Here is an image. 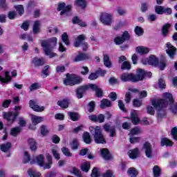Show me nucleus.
Here are the masks:
<instances>
[{"mask_svg":"<svg viewBox=\"0 0 177 177\" xmlns=\"http://www.w3.org/2000/svg\"><path fill=\"white\" fill-rule=\"evenodd\" d=\"M162 97V100H151V104L156 110L158 118L165 117L166 114L165 109L169 106L172 113H177V103L174 102L172 94L169 93H164Z\"/></svg>","mask_w":177,"mask_h":177,"instance_id":"f257e3e1","label":"nucleus"},{"mask_svg":"<svg viewBox=\"0 0 177 177\" xmlns=\"http://www.w3.org/2000/svg\"><path fill=\"white\" fill-rule=\"evenodd\" d=\"M57 44V38L53 37L48 40H44L41 41V46L46 56H48L50 59L55 57L56 53H53V48Z\"/></svg>","mask_w":177,"mask_h":177,"instance_id":"f03ea898","label":"nucleus"},{"mask_svg":"<svg viewBox=\"0 0 177 177\" xmlns=\"http://www.w3.org/2000/svg\"><path fill=\"white\" fill-rule=\"evenodd\" d=\"M92 89L93 91H95L96 93V96L97 97H102L103 96V91H102V88H99L97 85L96 84H88L86 86H81L76 91V96L78 99H82V96L84 95V93H85V91H88V89Z\"/></svg>","mask_w":177,"mask_h":177,"instance_id":"7ed1b4c3","label":"nucleus"},{"mask_svg":"<svg viewBox=\"0 0 177 177\" xmlns=\"http://www.w3.org/2000/svg\"><path fill=\"white\" fill-rule=\"evenodd\" d=\"M34 164H37L39 167H43L44 169H49L52 167L53 164L52 156L50 153H46V161L45 162V156L42 154L36 156L35 160H33Z\"/></svg>","mask_w":177,"mask_h":177,"instance_id":"20e7f679","label":"nucleus"},{"mask_svg":"<svg viewBox=\"0 0 177 177\" xmlns=\"http://www.w3.org/2000/svg\"><path fill=\"white\" fill-rule=\"evenodd\" d=\"M89 131L94 136V140L95 143L102 145H104L106 143V139H104V136L102 133V128H100V127H90Z\"/></svg>","mask_w":177,"mask_h":177,"instance_id":"39448f33","label":"nucleus"},{"mask_svg":"<svg viewBox=\"0 0 177 177\" xmlns=\"http://www.w3.org/2000/svg\"><path fill=\"white\" fill-rule=\"evenodd\" d=\"M82 82V78L74 74H66V77L64 80V85H69L70 86H74V85H77V84H81Z\"/></svg>","mask_w":177,"mask_h":177,"instance_id":"423d86ee","label":"nucleus"},{"mask_svg":"<svg viewBox=\"0 0 177 177\" xmlns=\"http://www.w3.org/2000/svg\"><path fill=\"white\" fill-rule=\"evenodd\" d=\"M139 115V111L133 110L131 112V122L134 125H138L140 122L142 124V125H149L150 122L147 120V118H144L141 121L140 119H139V117L138 116Z\"/></svg>","mask_w":177,"mask_h":177,"instance_id":"0eeeda50","label":"nucleus"},{"mask_svg":"<svg viewBox=\"0 0 177 177\" xmlns=\"http://www.w3.org/2000/svg\"><path fill=\"white\" fill-rule=\"evenodd\" d=\"M151 77V72H146L143 69H138L136 75H133L134 82H138V81H142V80L146 77Z\"/></svg>","mask_w":177,"mask_h":177,"instance_id":"6e6552de","label":"nucleus"},{"mask_svg":"<svg viewBox=\"0 0 177 177\" xmlns=\"http://www.w3.org/2000/svg\"><path fill=\"white\" fill-rule=\"evenodd\" d=\"M113 15L108 12H102L100 15V20L104 26H111L113 23Z\"/></svg>","mask_w":177,"mask_h":177,"instance_id":"1a4fd4ad","label":"nucleus"},{"mask_svg":"<svg viewBox=\"0 0 177 177\" xmlns=\"http://www.w3.org/2000/svg\"><path fill=\"white\" fill-rule=\"evenodd\" d=\"M73 9V6L72 5H68L66 6V3L64 2H60L58 3V7L57 10L58 12H60L61 16H67L68 15L69 12Z\"/></svg>","mask_w":177,"mask_h":177,"instance_id":"9d476101","label":"nucleus"},{"mask_svg":"<svg viewBox=\"0 0 177 177\" xmlns=\"http://www.w3.org/2000/svg\"><path fill=\"white\" fill-rule=\"evenodd\" d=\"M85 39H86L85 35H79L75 39L74 46H75V48H78V46H82L83 50H86V49H88V43L82 42V41H85Z\"/></svg>","mask_w":177,"mask_h":177,"instance_id":"9b49d317","label":"nucleus"},{"mask_svg":"<svg viewBox=\"0 0 177 177\" xmlns=\"http://www.w3.org/2000/svg\"><path fill=\"white\" fill-rule=\"evenodd\" d=\"M30 118L32 125L29 126V129H32V131H35L37 129V125L44 121V117L37 116L32 114H30Z\"/></svg>","mask_w":177,"mask_h":177,"instance_id":"f8f14e48","label":"nucleus"},{"mask_svg":"<svg viewBox=\"0 0 177 177\" xmlns=\"http://www.w3.org/2000/svg\"><path fill=\"white\" fill-rule=\"evenodd\" d=\"M142 64H149L151 66H157L158 64V59L155 55H151L149 58H143L141 60Z\"/></svg>","mask_w":177,"mask_h":177,"instance_id":"ddd939ff","label":"nucleus"},{"mask_svg":"<svg viewBox=\"0 0 177 177\" xmlns=\"http://www.w3.org/2000/svg\"><path fill=\"white\" fill-rule=\"evenodd\" d=\"M19 112H8V113H3V118L5 120H7L9 124H13L15 122V120H16V117L19 115Z\"/></svg>","mask_w":177,"mask_h":177,"instance_id":"4468645a","label":"nucleus"},{"mask_svg":"<svg viewBox=\"0 0 177 177\" xmlns=\"http://www.w3.org/2000/svg\"><path fill=\"white\" fill-rule=\"evenodd\" d=\"M165 49L166 53H167L169 57H171V59H174V57H175V55H176V48L172 46L171 43L167 42L166 44Z\"/></svg>","mask_w":177,"mask_h":177,"instance_id":"2eb2a0df","label":"nucleus"},{"mask_svg":"<svg viewBox=\"0 0 177 177\" xmlns=\"http://www.w3.org/2000/svg\"><path fill=\"white\" fill-rule=\"evenodd\" d=\"M29 106H30V109H32L34 110V111H37V113H41V112L44 111V110H45V106H40L39 105H38L37 102H35L32 100H30Z\"/></svg>","mask_w":177,"mask_h":177,"instance_id":"dca6fc26","label":"nucleus"},{"mask_svg":"<svg viewBox=\"0 0 177 177\" xmlns=\"http://www.w3.org/2000/svg\"><path fill=\"white\" fill-rule=\"evenodd\" d=\"M143 150L145 152V156L148 158L153 157V149H151V145L149 142H145L143 146Z\"/></svg>","mask_w":177,"mask_h":177,"instance_id":"f3484780","label":"nucleus"},{"mask_svg":"<svg viewBox=\"0 0 177 177\" xmlns=\"http://www.w3.org/2000/svg\"><path fill=\"white\" fill-rule=\"evenodd\" d=\"M120 78L123 82H127L128 81L135 82V80L133 79V74L132 73H123L120 76Z\"/></svg>","mask_w":177,"mask_h":177,"instance_id":"a211bd4d","label":"nucleus"},{"mask_svg":"<svg viewBox=\"0 0 177 177\" xmlns=\"http://www.w3.org/2000/svg\"><path fill=\"white\" fill-rule=\"evenodd\" d=\"M104 129L106 132H110V136L111 138L115 136V127L110 126L109 124H105L104 125Z\"/></svg>","mask_w":177,"mask_h":177,"instance_id":"6ab92c4d","label":"nucleus"},{"mask_svg":"<svg viewBox=\"0 0 177 177\" xmlns=\"http://www.w3.org/2000/svg\"><path fill=\"white\" fill-rule=\"evenodd\" d=\"M74 5L77 8H81V9H85L88 6V2L86 0H75Z\"/></svg>","mask_w":177,"mask_h":177,"instance_id":"aec40b11","label":"nucleus"},{"mask_svg":"<svg viewBox=\"0 0 177 177\" xmlns=\"http://www.w3.org/2000/svg\"><path fill=\"white\" fill-rule=\"evenodd\" d=\"M136 50L138 53H140V55H147V53L150 52V48H149V47L140 46L137 47Z\"/></svg>","mask_w":177,"mask_h":177,"instance_id":"412c9836","label":"nucleus"},{"mask_svg":"<svg viewBox=\"0 0 177 177\" xmlns=\"http://www.w3.org/2000/svg\"><path fill=\"white\" fill-rule=\"evenodd\" d=\"M128 156L132 160H135V158H137L139 156V149L136 148L129 151Z\"/></svg>","mask_w":177,"mask_h":177,"instance_id":"4be33fe9","label":"nucleus"},{"mask_svg":"<svg viewBox=\"0 0 177 177\" xmlns=\"http://www.w3.org/2000/svg\"><path fill=\"white\" fill-rule=\"evenodd\" d=\"M88 59H89V55L80 53L74 58V62H82V60H86Z\"/></svg>","mask_w":177,"mask_h":177,"instance_id":"5701e85b","label":"nucleus"},{"mask_svg":"<svg viewBox=\"0 0 177 177\" xmlns=\"http://www.w3.org/2000/svg\"><path fill=\"white\" fill-rule=\"evenodd\" d=\"M12 77L10 75H9V72H5V77L0 75V82L2 84H8V82H10Z\"/></svg>","mask_w":177,"mask_h":177,"instance_id":"b1692460","label":"nucleus"},{"mask_svg":"<svg viewBox=\"0 0 177 177\" xmlns=\"http://www.w3.org/2000/svg\"><path fill=\"white\" fill-rule=\"evenodd\" d=\"M28 143L32 151H35L37 150V141H35V140H34L33 138H29L28 140Z\"/></svg>","mask_w":177,"mask_h":177,"instance_id":"393cba45","label":"nucleus"},{"mask_svg":"<svg viewBox=\"0 0 177 177\" xmlns=\"http://www.w3.org/2000/svg\"><path fill=\"white\" fill-rule=\"evenodd\" d=\"M101 156L104 160H110L111 158V156L110 155V152L107 149H102L100 150Z\"/></svg>","mask_w":177,"mask_h":177,"instance_id":"a878e982","label":"nucleus"},{"mask_svg":"<svg viewBox=\"0 0 177 177\" xmlns=\"http://www.w3.org/2000/svg\"><path fill=\"white\" fill-rule=\"evenodd\" d=\"M73 24H78L80 27H86V23L82 21L78 17H75L73 19Z\"/></svg>","mask_w":177,"mask_h":177,"instance_id":"bb28decb","label":"nucleus"},{"mask_svg":"<svg viewBox=\"0 0 177 177\" xmlns=\"http://www.w3.org/2000/svg\"><path fill=\"white\" fill-rule=\"evenodd\" d=\"M28 174L30 177H41V173L37 171L35 169H29L28 170Z\"/></svg>","mask_w":177,"mask_h":177,"instance_id":"cd10ccee","label":"nucleus"},{"mask_svg":"<svg viewBox=\"0 0 177 177\" xmlns=\"http://www.w3.org/2000/svg\"><path fill=\"white\" fill-rule=\"evenodd\" d=\"M127 174L131 177H137L138 172L135 167H130L127 171Z\"/></svg>","mask_w":177,"mask_h":177,"instance_id":"c85d7f7f","label":"nucleus"},{"mask_svg":"<svg viewBox=\"0 0 177 177\" xmlns=\"http://www.w3.org/2000/svg\"><path fill=\"white\" fill-rule=\"evenodd\" d=\"M111 102L106 99H104L101 101V104L100 105V109H106V107H111Z\"/></svg>","mask_w":177,"mask_h":177,"instance_id":"c756f323","label":"nucleus"},{"mask_svg":"<svg viewBox=\"0 0 177 177\" xmlns=\"http://www.w3.org/2000/svg\"><path fill=\"white\" fill-rule=\"evenodd\" d=\"M11 146L12 145L10 144V142H7L6 144L1 145L0 146V149L3 153H6V151H9V150H10Z\"/></svg>","mask_w":177,"mask_h":177,"instance_id":"7c9ffc66","label":"nucleus"},{"mask_svg":"<svg viewBox=\"0 0 177 177\" xmlns=\"http://www.w3.org/2000/svg\"><path fill=\"white\" fill-rule=\"evenodd\" d=\"M161 146H172L174 145V142L171 141V140L164 138L161 139L160 141Z\"/></svg>","mask_w":177,"mask_h":177,"instance_id":"2f4dec72","label":"nucleus"},{"mask_svg":"<svg viewBox=\"0 0 177 177\" xmlns=\"http://www.w3.org/2000/svg\"><path fill=\"white\" fill-rule=\"evenodd\" d=\"M82 138L84 143H86V145H90L91 142H92V140L91 139V135L88 132H85L83 134Z\"/></svg>","mask_w":177,"mask_h":177,"instance_id":"473e14b6","label":"nucleus"},{"mask_svg":"<svg viewBox=\"0 0 177 177\" xmlns=\"http://www.w3.org/2000/svg\"><path fill=\"white\" fill-rule=\"evenodd\" d=\"M52 154L55 160H59L60 158V153H59V149L57 147H53L51 149Z\"/></svg>","mask_w":177,"mask_h":177,"instance_id":"72a5a7b5","label":"nucleus"},{"mask_svg":"<svg viewBox=\"0 0 177 177\" xmlns=\"http://www.w3.org/2000/svg\"><path fill=\"white\" fill-rule=\"evenodd\" d=\"M39 26H41V23L39 21H35V24L32 28L34 34H38V32H39L41 30V28L39 27Z\"/></svg>","mask_w":177,"mask_h":177,"instance_id":"f704fd0d","label":"nucleus"},{"mask_svg":"<svg viewBox=\"0 0 177 177\" xmlns=\"http://www.w3.org/2000/svg\"><path fill=\"white\" fill-rule=\"evenodd\" d=\"M32 63L35 64V66H42L45 64V59L44 58L39 59L35 57L33 59Z\"/></svg>","mask_w":177,"mask_h":177,"instance_id":"c9c22d12","label":"nucleus"},{"mask_svg":"<svg viewBox=\"0 0 177 177\" xmlns=\"http://www.w3.org/2000/svg\"><path fill=\"white\" fill-rule=\"evenodd\" d=\"M81 169L84 172H88L91 169V163L89 162H84L81 165Z\"/></svg>","mask_w":177,"mask_h":177,"instance_id":"e433bc0d","label":"nucleus"},{"mask_svg":"<svg viewBox=\"0 0 177 177\" xmlns=\"http://www.w3.org/2000/svg\"><path fill=\"white\" fill-rule=\"evenodd\" d=\"M24 162H30V164H34V160L30 158V154H28V152H24Z\"/></svg>","mask_w":177,"mask_h":177,"instance_id":"4c0bfd02","label":"nucleus"},{"mask_svg":"<svg viewBox=\"0 0 177 177\" xmlns=\"http://www.w3.org/2000/svg\"><path fill=\"white\" fill-rule=\"evenodd\" d=\"M104 64L106 67H108V68L111 67V62L110 61V58H109V55L106 54L104 55Z\"/></svg>","mask_w":177,"mask_h":177,"instance_id":"58836bf2","label":"nucleus"},{"mask_svg":"<svg viewBox=\"0 0 177 177\" xmlns=\"http://www.w3.org/2000/svg\"><path fill=\"white\" fill-rule=\"evenodd\" d=\"M68 115L72 121H78L80 120V115L74 112H68Z\"/></svg>","mask_w":177,"mask_h":177,"instance_id":"ea45409f","label":"nucleus"},{"mask_svg":"<svg viewBox=\"0 0 177 177\" xmlns=\"http://www.w3.org/2000/svg\"><path fill=\"white\" fill-rule=\"evenodd\" d=\"M57 104L59 106V107H62V109H67L68 107V100H64L62 101H58Z\"/></svg>","mask_w":177,"mask_h":177,"instance_id":"a19ab883","label":"nucleus"},{"mask_svg":"<svg viewBox=\"0 0 177 177\" xmlns=\"http://www.w3.org/2000/svg\"><path fill=\"white\" fill-rule=\"evenodd\" d=\"M153 176L159 177L161 175V169L158 166H154L153 168Z\"/></svg>","mask_w":177,"mask_h":177,"instance_id":"79ce46f5","label":"nucleus"},{"mask_svg":"<svg viewBox=\"0 0 177 177\" xmlns=\"http://www.w3.org/2000/svg\"><path fill=\"white\" fill-rule=\"evenodd\" d=\"M135 34L138 35V37H142L143 35V28L140 26H136L134 29Z\"/></svg>","mask_w":177,"mask_h":177,"instance_id":"37998d69","label":"nucleus"},{"mask_svg":"<svg viewBox=\"0 0 177 177\" xmlns=\"http://www.w3.org/2000/svg\"><path fill=\"white\" fill-rule=\"evenodd\" d=\"M41 88V84L39 83H33L29 87L30 92L34 91H37V89H39Z\"/></svg>","mask_w":177,"mask_h":177,"instance_id":"c03bdc74","label":"nucleus"},{"mask_svg":"<svg viewBox=\"0 0 177 177\" xmlns=\"http://www.w3.org/2000/svg\"><path fill=\"white\" fill-rule=\"evenodd\" d=\"M62 151L66 157H73V153L70 152V150L68 148L64 147L62 148Z\"/></svg>","mask_w":177,"mask_h":177,"instance_id":"a18cd8bd","label":"nucleus"},{"mask_svg":"<svg viewBox=\"0 0 177 177\" xmlns=\"http://www.w3.org/2000/svg\"><path fill=\"white\" fill-rule=\"evenodd\" d=\"M164 8H165L161 6H156L155 7V12L158 15H164Z\"/></svg>","mask_w":177,"mask_h":177,"instance_id":"49530a36","label":"nucleus"},{"mask_svg":"<svg viewBox=\"0 0 177 177\" xmlns=\"http://www.w3.org/2000/svg\"><path fill=\"white\" fill-rule=\"evenodd\" d=\"M21 131V129H20V127L12 128L11 129V135H12V136H17V135L19 133H20Z\"/></svg>","mask_w":177,"mask_h":177,"instance_id":"de8ad7c7","label":"nucleus"},{"mask_svg":"<svg viewBox=\"0 0 177 177\" xmlns=\"http://www.w3.org/2000/svg\"><path fill=\"white\" fill-rule=\"evenodd\" d=\"M62 41L65 43V45H70V41H68V35H67V33L64 32L62 34Z\"/></svg>","mask_w":177,"mask_h":177,"instance_id":"09e8293b","label":"nucleus"},{"mask_svg":"<svg viewBox=\"0 0 177 177\" xmlns=\"http://www.w3.org/2000/svg\"><path fill=\"white\" fill-rule=\"evenodd\" d=\"M15 9H16L18 13L21 15L24 13V7L23 6V5L15 6Z\"/></svg>","mask_w":177,"mask_h":177,"instance_id":"8fccbe9b","label":"nucleus"},{"mask_svg":"<svg viewBox=\"0 0 177 177\" xmlns=\"http://www.w3.org/2000/svg\"><path fill=\"white\" fill-rule=\"evenodd\" d=\"M122 70H130L131 69V64L128 61H125L123 62L121 66Z\"/></svg>","mask_w":177,"mask_h":177,"instance_id":"3c124183","label":"nucleus"},{"mask_svg":"<svg viewBox=\"0 0 177 177\" xmlns=\"http://www.w3.org/2000/svg\"><path fill=\"white\" fill-rule=\"evenodd\" d=\"M147 113L148 114H150L151 115H154L156 110L154 109V107H153V106L149 105L147 106Z\"/></svg>","mask_w":177,"mask_h":177,"instance_id":"603ef678","label":"nucleus"},{"mask_svg":"<svg viewBox=\"0 0 177 177\" xmlns=\"http://www.w3.org/2000/svg\"><path fill=\"white\" fill-rule=\"evenodd\" d=\"M100 176V171H99V169L94 167L92 170L91 177H99Z\"/></svg>","mask_w":177,"mask_h":177,"instance_id":"864d4df0","label":"nucleus"},{"mask_svg":"<svg viewBox=\"0 0 177 177\" xmlns=\"http://www.w3.org/2000/svg\"><path fill=\"white\" fill-rule=\"evenodd\" d=\"M140 132H141L140 129L136 127L131 130L129 135L130 136H133V135H139Z\"/></svg>","mask_w":177,"mask_h":177,"instance_id":"5fc2aeb1","label":"nucleus"},{"mask_svg":"<svg viewBox=\"0 0 177 177\" xmlns=\"http://www.w3.org/2000/svg\"><path fill=\"white\" fill-rule=\"evenodd\" d=\"M171 28V24H166L163 28H162V34L163 35H167L168 34V30Z\"/></svg>","mask_w":177,"mask_h":177,"instance_id":"6e6d98bb","label":"nucleus"},{"mask_svg":"<svg viewBox=\"0 0 177 177\" xmlns=\"http://www.w3.org/2000/svg\"><path fill=\"white\" fill-rule=\"evenodd\" d=\"M78 140L77 139H74L72 143H71V147L73 150H77L78 149Z\"/></svg>","mask_w":177,"mask_h":177,"instance_id":"4d7b16f0","label":"nucleus"},{"mask_svg":"<svg viewBox=\"0 0 177 177\" xmlns=\"http://www.w3.org/2000/svg\"><path fill=\"white\" fill-rule=\"evenodd\" d=\"M124 41L125 40H124L122 37H117L114 39V42L116 44V45H121V44H124Z\"/></svg>","mask_w":177,"mask_h":177,"instance_id":"13d9d810","label":"nucleus"},{"mask_svg":"<svg viewBox=\"0 0 177 177\" xmlns=\"http://www.w3.org/2000/svg\"><path fill=\"white\" fill-rule=\"evenodd\" d=\"M80 73L82 75H86L89 73V68H88V66H82L80 68Z\"/></svg>","mask_w":177,"mask_h":177,"instance_id":"bf43d9fd","label":"nucleus"},{"mask_svg":"<svg viewBox=\"0 0 177 177\" xmlns=\"http://www.w3.org/2000/svg\"><path fill=\"white\" fill-rule=\"evenodd\" d=\"M21 39H27L29 42H32V37L28 34H23L21 35Z\"/></svg>","mask_w":177,"mask_h":177,"instance_id":"052dcab7","label":"nucleus"},{"mask_svg":"<svg viewBox=\"0 0 177 177\" xmlns=\"http://www.w3.org/2000/svg\"><path fill=\"white\" fill-rule=\"evenodd\" d=\"M49 132V130L48 129V127L45 125H43L41 127V133L43 135V136H45Z\"/></svg>","mask_w":177,"mask_h":177,"instance_id":"680f3d73","label":"nucleus"},{"mask_svg":"<svg viewBox=\"0 0 177 177\" xmlns=\"http://www.w3.org/2000/svg\"><path fill=\"white\" fill-rule=\"evenodd\" d=\"M171 136L174 140H177V127H174L171 129Z\"/></svg>","mask_w":177,"mask_h":177,"instance_id":"e2e57ef3","label":"nucleus"},{"mask_svg":"<svg viewBox=\"0 0 177 177\" xmlns=\"http://www.w3.org/2000/svg\"><path fill=\"white\" fill-rule=\"evenodd\" d=\"M48 32L50 34H57L59 32V30L56 27H50L48 29Z\"/></svg>","mask_w":177,"mask_h":177,"instance_id":"0e129e2a","label":"nucleus"},{"mask_svg":"<svg viewBox=\"0 0 177 177\" xmlns=\"http://www.w3.org/2000/svg\"><path fill=\"white\" fill-rule=\"evenodd\" d=\"M131 99H132V94L131 93V92H127L125 95L126 103H129V102H131Z\"/></svg>","mask_w":177,"mask_h":177,"instance_id":"69168bd1","label":"nucleus"},{"mask_svg":"<svg viewBox=\"0 0 177 177\" xmlns=\"http://www.w3.org/2000/svg\"><path fill=\"white\" fill-rule=\"evenodd\" d=\"M94 110H95V102H91L88 104V111H89V113H92V111H93Z\"/></svg>","mask_w":177,"mask_h":177,"instance_id":"338daca9","label":"nucleus"},{"mask_svg":"<svg viewBox=\"0 0 177 177\" xmlns=\"http://www.w3.org/2000/svg\"><path fill=\"white\" fill-rule=\"evenodd\" d=\"M102 177H113V171L108 170L102 176Z\"/></svg>","mask_w":177,"mask_h":177,"instance_id":"774afa93","label":"nucleus"}]
</instances>
